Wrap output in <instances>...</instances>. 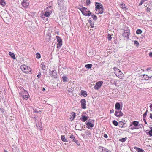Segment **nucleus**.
<instances>
[{
  "mask_svg": "<svg viewBox=\"0 0 152 152\" xmlns=\"http://www.w3.org/2000/svg\"><path fill=\"white\" fill-rule=\"evenodd\" d=\"M73 89H74L73 88H69L68 89L67 91L69 93H71L73 92Z\"/></svg>",
  "mask_w": 152,
  "mask_h": 152,
  "instance_id": "obj_33",
  "label": "nucleus"
},
{
  "mask_svg": "<svg viewBox=\"0 0 152 152\" xmlns=\"http://www.w3.org/2000/svg\"><path fill=\"white\" fill-rule=\"evenodd\" d=\"M85 134L87 136H89L91 135V132L88 131H86L85 132Z\"/></svg>",
  "mask_w": 152,
  "mask_h": 152,
  "instance_id": "obj_34",
  "label": "nucleus"
},
{
  "mask_svg": "<svg viewBox=\"0 0 152 152\" xmlns=\"http://www.w3.org/2000/svg\"><path fill=\"white\" fill-rule=\"evenodd\" d=\"M129 128L130 129L132 130L136 129H138L139 128V127H137V128H136L134 126H133V125L132 124L130 125V126H129Z\"/></svg>",
  "mask_w": 152,
  "mask_h": 152,
  "instance_id": "obj_27",
  "label": "nucleus"
},
{
  "mask_svg": "<svg viewBox=\"0 0 152 152\" xmlns=\"http://www.w3.org/2000/svg\"><path fill=\"white\" fill-rule=\"evenodd\" d=\"M36 126L38 129L41 130L42 129V125L41 123L37 124H36Z\"/></svg>",
  "mask_w": 152,
  "mask_h": 152,
  "instance_id": "obj_16",
  "label": "nucleus"
},
{
  "mask_svg": "<svg viewBox=\"0 0 152 152\" xmlns=\"http://www.w3.org/2000/svg\"><path fill=\"white\" fill-rule=\"evenodd\" d=\"M144 2H145V1L144 0H142L140 3L139 4V5H141Z\"/></svg>",
  "mask_w": 152,
  "mask_h": 152,
  "instance_id": "obj_47",
  "label": "nucleus"
},
{
  "mask_svg": "<svg viewBox=\"0 0 152 152\" xmlns=\"http://www.w3.org/2000/svg\"><path fill=\"white\" fill-rule=\"evenodd\" d=\"M113 123L115 126H117L118 125V122L115 120L113 121Z\"/></svg>",
  "mask_w": 152,
  "mask_h": 152,
  "instance_id": "obj_38",
  "label": "nucleus"
},
{
  "mask_svg": "<svg viewBox=\"0 0 152 152\" xmlns=\"http://www.w3.org/2000/svg\"><path fill=\"white\" fill-rule=\"evenodd\" d=\"M81 107L83 109L86 108V101L85 99H82L80 101Z\"/></svg>",
  "mask_w": 152,
  "mask_h": 152,
  "instance_id": "obj_12",
  "label": "nucleus"
},
{
  "mask_svg": "<svg viewBox=\"0 0 152 152\" xmlns=\"http://www.w3.org/2000/svg\"><path fill=\"white\" fill-rule=\"evenodd\" d=\"M34 110V112H36V113H38L39 112V111L37 110Z\"/></svg>",
  "mask_w": 152,
  "mask_h": 152,
  "instance_id": "obj_58",
  "label": "nucleus"
},
{
  "mask_svg": "<svg viewBox=\"0 0 152 152\" xmlns=\"http://www.w3.org/2000/svg\"><path fill=\"white\" fill-rule=\"evenodd\" d=\"M149 56L151 57H152V52H150L149 53Z\"/></svg>",
  "mask_w": 152,
  "mask_h": 152,
  "instance_id": "obj_54",
  "label": "nucleus"
},
{
  "mask_svg": "<svg viewBox=\"0 0 152 152\" xmlns=\"http://www.w3.org/2000/svg\"><path fill=\"white\" fill-rule=\"evenodd\" d=\"M81 94L83 95L84 97H86L87 96L86 91L82 90L81 91Z\"/></svg>",
  "mask_w": 152,
  "mask_h": 152,
  "instance_id": "obj_23",
  "label": "nucleus"
},
{
  "mask_svg": "<svg viewBox=\"0 0 152 152\" xmlns=\"http://www.w3.org/2000/svg\"><path fill=\"white\" fill-rule=\"evenodd\" d=\"M41 75V73H39V74H38V75H37V77H38V78H40V76Z\"/></svg>",
  "mask_w": 152,
  "mask_h": 152,
  "instance_id": "obj_50",
  "label": "nucleus"
},
{
  "mask_svg": "<svg viewBox=\"0 0 152 152\" xmlns=\"http://www.w3.org/2000/svg\"><path fill=\"white\" fill-rule=\"evenodd\" d=\"M151 9L149 8H147L146 9V11L147 12H149L150 11Z\"/></svg>",
  "mask_w": 152,
  "mask_h": 152,
  "instance_id": "obj_48",
  "label": "nucleus"
},
{
  "mask_svg": "<svg viewBox=\"0 0 152 152\" xmlns=\"http://www.w3.org/2000/svg\"><path fill=\"white\" fill-rule=\"evenodd\" d=\"M90 3V1L89 0H87L86 1V3L88 5Z\"/></svg>",
  "mask_w": 152,
  "mask_h": 152,
  "instance_id": "obj_49",
  "label": "nucleus"
},
{
  "mask_svg": "<svg viewBox=\"0 0 152 152\" xmlns=\"http://www.w3.org/2000/svg\"><path fill=\"white\" fill-rule=\"evenodd\" d=\"M70 138L71 139H72L73 140V142H76V140H74V139L75 138V137H74V136H73V135H71L70 137Z\"/></svg>",
  "mask_w": 152,
  "mask_h": 152,
  "instance_id": "obj_44",
  "label": "nucleus"
},
{
  "mask_svg": "<svg viewBox=\"0 0 152 152\" xmlns=\"http://www.w3.org/2000/svg\"><path fill=\"white\" fill-rule=\"evenodd\" d=\"M91 28H93L94 27V24H91Z\"/></svg>",
  "mask_w": 152,
  "mask_h": 152,
  "instance_id": "obj_61",
  "label": "nucleus"
},
{
  "mask_svg": "<svg viewBox=\"0 0 152 152\" xmlns=\"http://www.w3.org/2000/svg\"><path fill=\"white\" fill-rule=\"evenodd\" d=\"M36 58H37L38 59H39V58H40L41 55L39 53H37L36 54Z\"/></svg>",
  "mask_w": 152,
  "mask_h": 152,
  "instance_id": "obj_41",
  "label": "nucleus"
},
{
  "mask_svg": "<svg viewBox=\"0 0 152 152\" xmlns=\"http://www.w3.org/2000/svg\"><path fill=\"white\" fill-rule=\"evenodd\" d=\"M50 76L54 78H56V70H53L50 71Z\"/></svg>",
  "mask_w": 152,
  "mask_h": 152,
  "instance_id": "obj_11",
  "label": "nucleus"
},
{
  "mask_svg": "<svg viewBox=\"0 0 152 152\" xmlns=\"http://www.w3.org/2000/svg\"><path fill=\"white\" fill-rule=\"evenodd\" d=\"M52 9L51 7H47L43 13V16H45L46 17H49L52 13Z\"/></svg>",
  "mask_w": 152,
  "mask_h": 152,
  "instance_id": "obj_4",
  "label": "nucleus"
},
{
  "mask_svg": "<svg viewBox=\"0 0 152 152\" xmlns=\"http://www.w3.org/2000/svg\"><path fill=\"white\" fill-rule=\"evenodd\" d=\"M9 55L13 59H16L15 55L13 53L10 52L9 53Z\"/></svg>",
  "mask_w": 152,
  "mask_h": 152,
  "instance_id": "obj_21",
  "label": "nucleus"
},
{
  "mask_svg": "<svg viewBox=\"0 0 152 152\" xmlns=\"http://www.w3.org/2000/svg\"><path fill=\"white\" fill-rule=\"evenodd\" d=\"M88 117H86L85 116H82L81 117L82 121H83L85 122L88 119Z\"/></svg>",
  "mask_w": 152,
  "mask_h": 152,
  "instance_id": "obj_24",
  "label": "nucleus"
},
{
  "mask_svg": "<svg viewBox=\"0 0 152 152\" xmlns=\"http://www.w3.org/2000/svg\"><path fill=\"white\" fill-rule=\"evenodd\" d=\"M114 69L115 71V73L116 76L121 79H122L123 78L124 75L119 69L114 67Z\"/></svg>",
  "mask_w": 152,
  "mask_h": 152,
  "instance_id": "obj_1",
  "label": "nucleus"
},
{
  "mask_svg": "<svg viewBox=\"0 0 152 152\" xmlns=\"http://www.w3.org/2000/svg\"><path fill=\"white\" fill-rule=\"evenodd\" d=\"M56 38L57 39V42L58 43L62 42V40L61 39V38L59 37L58 36H56Z\"/></svg>",
  "mask_w": 152,
  "mask_h": 152,
  "instance_id": "obj_29",
  "label": "nucleus"
},
{
  "mask_svg": "<svg viewBox=\"0 0 152 152\" xmlns=\"http://www.w3.org/2000/svg\"><path fill=\"white\" fill-rule=\"evenodd\" d=\"M42 18L44 21H48V18L47 17L45 18V16H43V15H42Z\"/></svg>",
  "mask_w": 152,
  "mask_h": 152,
  "instance_id": "obj_36",
  "label": "nucleus"
},
{
  "mask_svg": "<svg viewBox=\"0 0 152 152\" xmlns=\"http://www.w3.org/2000/svg\"><path fill=\"white\" fill-rule=\"evenodd\" d=\"M138 122L134 121L132 122V125H134V126L137 128V127L138 126Z\"/></svg>",
  "mask_w": 152,
  "mask_h": 152,
  "instance_id": "obj_22",
  "label": "nucleus"
},
{
  "mask_svg": "<svg viewBox=\"0 0 152 152\" xmlns=\"http://www.w3.org/2000/svg\"><path fill=\"white\" fill-rule=\"evenodd\" d=\"M150 117L151 119H152V113L150 114Z\"/></svg>",
  "mask_w": 152,
  "mask_h": 152,
  "instance_id": "obj_57",
  "label": "nucleus"
},
{
  "mask_svg": "<svg viewBox=\"0 0 152 152\" xmlns=\"http://www.w3.org/2000/svg\"><path fill=\"white\" fill-rule=\"evenodd\" d=\"M45 69V66L43 67L42 68V70H44Z\"/></svg>",
  "mask_w": 152,
  "mask_h": 152,
  "instance_id": "obj_62",
  "label": "nucleus"
},
{
  "mask_svg": "<svg viewBox=\"0 0 152 152\" xmlns=\"http://www.w3.org/2000/svg\"><path fill=\"white\" fill-rule=\"evenodd\" d=\"M114 115L117 117H120L122 116L123 114L121 111L116 110L115 112Z\"/></svg>",
  "mask_w": 152,
  "mask_h": 152,
  "instance_id": "obj_10",
  "label": "nucleus"
},
{
  "mask_svg": "<svg viewBox=\"0 0 152 152\" xmlns=\"http://www.w3.org/2000/svg\"><path fill=\"white\" fill-rule=\"evenodd\" d=\"M126 140V138L125 137L124 138H123L121 139H119V141L121 142H125Z\"/></svg>",
  "mask_w": 152,
  "mask_h": 152,
  "instance_id": "obj_40",
  "label": "nucleus"
},
{
  "mask_svg": "<svg viewBox=\"0 0 152 152\" xmlns=\"http://www.w3.org/2000/svg\"><path fill=\"white\" fill-rule=\"evenodd\" d=\"M148 79H152V76H149Z\"/></svg>",
  "mask_w": 152,
  "mask_h": 152,
  "instance_id": "obj_60",
  "label": "nucleus"
},
{
  "mask_svg": "<svg viewBox=\"0 0 152 152\" xmlns=\"http://www.w3.org/2000/svg\"><path fill=\"white\" fill-rule=\"evenodd\" d=\"M0 4L3 6H4L6 4L4 0H0Z\"/></svg>",
  "mask_w": 152,
  "mask_h": 152,
  "instance_id": "obj_26",
  "label": "nucleus"
},
{
  "mask_svg": "<svg viewBox=\"0 0 152 152\" xmlns=\"http://www.w3.org/2000/svg\"><path fill=\"white\" fill-rule=\"evenodd\" d=\"M104 137L105 138H107V135L106 134H104Z\"/></svg>",
  "mask_w": 152,
  "mask_h": 152,
  "instance_id": "obj_55",
  "label": "nucleus"
},
{
  "mask_svg": "<svg viewBox=\"0 0 152 152\" xmlns=\"http://www.w3.org/2000/svg\"><path fill=\"white\" fill-rule=\"evenodd\" d=\"M107 39L109 40H110L111 39V35L110 34H108Z\"/></svg>",
  "mask_w": 152,
  "mask_h": 152,
  "instance_id": "obj_45",
  "label": "nucleus"
},
{
  "mask_svg": "<svg viewBox=\"0 0 152 152\" xmlns=\"http://www.w3.org/2000/svg\"><path fill=\"white\" fill-rule=\"evenodd\" d=\"M79 9L84 15L89 16L90 15V14H92V13L86 8L83 7Z\"/></svg>",
  "mask_w": 152,
  "mask_h": 152,
  "instance_id": "obj_3",
  "label": "nucleus"
},
{
  "mask_svg": "<svg viewBox=\"0 0 152 152\" xmlns=\"http://www.w3.org/2000/svg\"><path fill=\"white\" fill-rule=\"evenodd\" d=\"M99 4L96 3V10L97 12V14H102L103 12V8L102 7V5L100 4L99 5Z\"/></svg>",
  "mask_w": 152,
  "mask_h": 152,
  "instance_id": "obj_2",
  "label": "nucleus"
},
{
  "mask_svg": "<svg viewBox=\"0 0 152 152\" xmlns=\"http://www.w3.org/2000/svg\"><path fill=\"white\" fill-rule=\"evenodd\" d=\"M151 69V67H148V68H147L146 69V70L148 71H149Z\"/></svg>",
  "mask_w": 152,
  "mask_h": 152,
  "instance_id": "obj_52",
  "label": "nucleus"
},
{
  "mask_svg": "<svg viewBox=\"0 0 152 152\" xmlns=\"http://www.w3.org/2000/svg\"><path fill=\"white\" fill-rule=\"evenodd\" d=\"M76 143L77 145H78V146L80 145V143Z\"/></svg>",
  "mask_w": 152,
  "mask_h": 152,
  "instance_id": "obj_64",
  "label": "nucleus"
},
{
  "mask_svg": "<svg viewBox=\"0 0 152 152\" xmlns=\"http://www.w3.org/2000/svg\"><path fill=\"white\" fill-rule=\"evenodd\" d=\"M99 151L100 152H111L110 150L102 146L99 147Z\"/></svg>",
  "mask_w": 152,
  "mask_h": 152,
  "instance_id": "obj_9",
  "label": "nucleus"
},
{
  "mask_svg": "<svg viewBox=\"0 0 152 152\" xmlns=\"http://www.w3.org/2000/svg\"><path fill=\"white\" fill-rule=\"evenodd\" d=\"M13 147L12 148L13 152H19V149L18 148H15L14 147V148H13L14 146H12Z\"/></svg>",
  "mask_w": 152,
  "mask_h": 152,
  "instance_id": "obj_25",
  "label": "nucleus"
},
{
  "mask_svg": "<svg viewBox=\"0 0 152 152\" xmlns=\"http://www.w3.org/2000/svg\"><path fill=\"white\" fill-rule=\"evenodd\" d=\"M134 44L135 45H137V46H138L139 45L138 42L137 41H134Z\"/></svg>",
  "mask_w": 152,
  "mask_h": 152,
  "instance_id": "obj_46",
  "label": "nucleus"
},
{
  "mask_svg": "<svg viewBox=\"0 0 152 152\" xmlns=\"http://www.w3.org/2000/svg\"><path fill=\"white\" fill-rule=\"evenodd\" d=\"M62 78L64 82H66L67 81V78L66 76H64L62 77Z\"/></svg>",
  "mask_w": 152,
  "mask_h": 152,
  "instance_id": "obj_32",
  "label": "nucleus"
},
{
  "mask_svg": "<svg viewBox=\"0 0 152 152\" xmlns=\"http://www.w3.org/2000/svg\"><path fill=\"white\" fill-rule=\"evenodd\" d=\"M120 6L123 9H125L126 8V6H125V4L123 5V4H121L120 5Z\"/></svg>",
  "mask_w": 152,
  "mask_h": 152,
  "instance_id": "obj_43",
  "label": "nucleus"
},
{
  "mask_svg": "<svg viewBox=\"0 0 152 152\" xmlns=\"http://www.w3.org/2000/svg\"><path fill=\"white\" fill-rule=\"evenodd\" d=\"M151 130L149 132V135L150 136H152V127H150Z\"/></svg>",
  "mask_w": 152,
  "mask_h": 152,
  "instance_id": "obj_39",
  "label": "nucleus"
},
{
  "mask_svg": "<svg viewBox=\"0 0 152 152\" xmlns=\"http://www.w3.org/2000/svg\"><path fill=\"white\" fill-rule=\"evenodd\" d=\"M75 116V113L74 112H72L70 115V119L71 120H73L74 119Z\"/></svg>",
  "mask_w": 152,
  "mask_h": 152,
  "instance_id": "obj_18",
  "label": "nucleus"
},
{
  "mask_svg": "<svg viewBox=\"0 0 152 152\" xmlns=\"http://www.w3.org/2000/svg\"><path fill=\"white\" fill-rule=\"evenodd\" d=\"M90 15L92 16L94 20H97V17L96 15H94L93 14H91Z\"/></svg>",
  "mask_w": 152,
  "mask_h": 152,
  "instance_id": "obj_31",
  "label": "nucleus"
},
{
  "mask_svg": "<svg viewBox=\"0 0 152 152\" xmlns=\"http://www.w3.org/2000/svg\"><path fill=\"white\" fill-rule=\"evenodd\" d=\"M21 4L23 7L25 8H27L29 5V3L27 0H23Z\"/></svg>",
  "mask_w": 152,
  "mask_h": 152,
  "instance_id": "obj_8",
  "label": "nucleus"
},
{
  "mask_svg": "<svg viewBox=\"0 0 152 152\" xmlns=\"http://www.w3.org/2000/svg\"><path fill=\"white\" fill-rule=\"evenodd\" d=\"M136 32L137 34H140L142 33V31L140 29H138L136 31Z\"/></svg>",
  "mask_w": 152,
  "mask_h": 152,
  "instance_id": "obj_35",
  "label": "nucleus"
},
{
  "mask_svg": "<svg viewBox=\"0 0 152 152\" xmlns=\"http://www.w3.org/2000/svg\"><path fill=\"white\" fill-rule=\"evenodd\" d=\"M118 124L119 126L121 128L125 127L126 126V124L124 123L123 121H119Z\"/></svg>",
  "mask_w": 152,
  "mask_h": 152,
  "instance_id": "obj_14",
  "label": "nucleus"
},
{
  "mask_svg": "<svg viewBox=\"0 0 152 152\" xmlns=\"http://www.w3.org/2000/svg\"><path fill=\"white\" fill-rule=\"evenodd\" d=\"M113 84H114L116 86V84H117V83H116V82L115 81H114V82H113Z\"/></svg>",
  "mask_w": 152,
  "mask_h": 152,
  "instance_id": "obj_59",
  "label": "nucleus"
},
{
  "mask_svg": "<svg viewBox=\"0 0 152 152\" xmlns=\"http://www.w3.org/2000/svg\"><path fill=\"white\" fill-rule=\"evenodd\" d=\"M114 110L113 109H112V110H110V113H114Z\"/></svg>",
  "mask_w": 152,
  "mask_h": 152,
  "instance_id": "obj_53",
  "label": "nucleus"
},
{
  "mask_svg": "<svg viewBox=\"0 0 152 152\" xmlns=\"http://www.w3.org/2000/svg\"><path fill=\"white\" fill-rule=\"evenodd\" d=\"M134 148L135 149L137 152H143L144 151L143 149L139 148L134 147Z\"/></svg>",
  "mask_w": 152,
  "mask_h": 152,
  "instance_id": "obj_17",
  "label": "nucleus"
},
{
  "mask_svg": "<svg viewBox=\"0 0 152 152\" xmlns=\"http://www.w3.org/2000/svg\"><path fill=\"white\" fill-rule=\"evenodd\" d=\"M62 45V42L58 43L57 44V48H59L61 47Z\"/></svg>",
  "mask_w": 152,
  "mask_h": 152,
  "instance_id": "obj_37",
  "label": "nucleus"
},
{
  "mask_svg": "<svg viewBox=\"0 0 152 152\" xmlns=\"http://www.w3.org/2000/svg\"><path fill=\"white\" fill-rule=\"evenodd\" d=\"M150 110L152 111V104H151L150 106Z\"/></svg>",
  "mask_w": 152,
  "mask_h": 152,
  "instance_id": "obj_51",
  "label": "nucleus"
},
{
  "mask_svg": "<svg viewBox=\"0 0 152 152\" xmlns=\"http://www.w3.org/2000/svg\"><path fill=\"white\" fill-rule=\"evenodd\" d=\"M45 90V88H43L42 90V91H44Z\"/></svg>",
  "mask_w": 152,
  "mask_h": 152,
  "instance_id": "obj_63",
  "label": "nucleus"
},
{
  "mask_svg": "<svg viewBox=\"0 0 152 152\" xmlns=\"http://www.w3.org/2000/svg\"><path fill=\"white\" fill-rule=\"evenodd\" d=\"M92 66V65L91 64H89L85 65V67L87 69H90Z\"/></svg>",
  "mask_w": 152,
  "mask_h": 152,
  "instance_id": "obj_28",
  "label": "nucleus"
},
{
  "mask_svg": "<svg viewBox=\"0 0 152 152\" xmlns=\"http://www.w3.org/2000/svg\"><path fill=\"white\" fill-rule=\"evenodd\" d=\"M148 112V110H147L146 112L143 115V119H144V118H145V117L146 116V115H147V112Z\"/></svg>",
  "mask_w": 152,
  "mask_h": 152,
  "instance_id": "obj_42",
  "label": "nucleus"
},
{
  "mask_svg": "<svg viewBox=\"0 0 152 152\" xmlns=\"http://www.w3.org/2000/svg\"><path fill=\"white\" fill-rule=\"evenodd\" d=\"M86 125L88 127V128H89L93 127L94 125V124L93 123V122L92 121H90L86 122Z\"/></svg>",
  "mask_w": 152,
  "mask_h": 152,
  "instance_id": "obj_13",
  "label": "nucleus"
},
{
  "mask_svg": "<svg viewBox=\"0 0 152 152\" xmlns=\"http://www.w3.org/2000/svg\"><path fill=\"white\" fill-rule=\"evenodd\" d=\"M129 34V33L127 31H125L123 34V36L124 37H128Z\"/></svg>",
  "mask_w": 152,
  "mask_h": 152,
  "instance_id": "obj_15",
  "label": "nucleus"
},
{
  "mask_svg": "<svg viewBox=\"0 0 152 152\" xmlns=\"http://www.w3.org/2000/svg\"><path fill=\"white\" fill-rule=\"evenodd\" d=\"M103 84V82L102 81H99L97 82L96 84L94 86V88L95 90L99 89Z\"/></svg>",
  "mask_w": 152,
  "mask_h": 152,
  "instance_id": "obj_7",
  "label": "nucleus"
},
{
  "mask_svg": "<svg viewBox=\"0 0 152 152\" xmlns=\"http://www.w3.org/2000/svg\"><path fill=\"white\" fill-rule=\"evenodd\" d=\"M23 94H22V93H20L21 97H22L23 99L27 100V99L29 97L28 94L27 92L24 90L23 91Z\"/></svg>",
  "mask_w": 152,
  "mask_h": 152,
  "instance_id": "obj_6",
  "label": "nucleus"
},
{
  "mask_svg": "<svg viewBox=\"0 0 152 152\" xmlns=\"http://www.w3.org/2000/svg\"><path fill=\"white\" fill-rule=\"evenodd\" d=\"M21 70L24 73H28L31 71V69L26 65H22L21 66Z\"/></svg>",
  "mask_w": 152,
  "mask_h": 152,
  "instance_id": "obj_5",
  "label": "nucleus"
},
{
  "mask_svg": "<svg viewBox=\"0 0 152 152\" xmlns=\"http://www.w3.org/2000/svg\"><path fill=\"white\" fill-rule=\"evenodd\" d=\"M142 76L145 80H147L149 79H148L149 76H148L147 75L144 74Z\"/></svg>",
  "mask_w": 152,
  "mask_h": 152,
  "instance_id": "obj_30",
  "label": "nucleus"
},
{
  "mask_svg": "<svg viewBox=\"0 0 152 152\" xmlns=\"http://www.w3.org/2000/svg\"><path fill=\"white\" fill-rule=\"evenodd\" d=\"M61 139L62 141L64 142H67L68 141L67 140V139L66 138L64 135H62L61 137Z\"/></svg>",
  "mask_w": 152,
  "mask_h": 152,
  "instance_id": "obj_20",
  "label": "nucleus"
},
{
  "mask_svg": "<svg viewBox=\"0 0 152 152\" xmlns=\"http://www.w3.org/2000/svg\"><path fill=\"white\" fill-rule=\"evenodd\" d=\"M143 119V120L144 121V122L145 123V124H147V123L146 121L145 120V118H144V119Z\"/></svg>",
  "mask_w": 152,
  "mask_h": 152,
  "instance_id": "obj_56",
  "label": "nucleus"
},
{
  "mask_svg": "<svg viewBox=\"0 0 152 152\" xmlns=\"http://www.w3.org/2000/svg\"><path fill=\"white\" fill-rule=\"evenodd\" d=\"M115 109L117 110H119L120 109V105L118 102H117L115 104Z\"/></svg>",
  "mask_w": 152,
  "mask_h": 152,
  "instance_id": "obj_19",
  "label": "nucleus"
}]
</instances>
